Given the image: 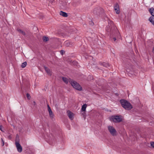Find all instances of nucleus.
I'll return each instance as SVG.
<instances>
[{"label": "nucleus", "instance_id": "obj_28", "mask_svg": "<svg viewBox=\"0 0 154 154\" xmlns=\"http://www.w3.org/2000/svg\"><path fill=\"white\" fill-rule=\"evenodd\" d=\"M152 52L153 53H154V47L152 49Z\"/></svg>", "mask_w": 154, "mask_h": 154}, {"label": "nucleus", "instance_id": "obj_19", "mask_svg": "<svg viewBox=\"0 0 154 154\" xmlns=\"http://www.w3.org/2000/svg\"><path fill=\"white\" fill-rule=\"evenodd\" d=\"M49 40L48 38L46 36H44L43 37V40L44 41L47 42Z\"/></svg>", "mask_w": 154, "mask_h": 154}, {"label": "nucleus", "instance_id": "obj_7", "mask_svg": "<svg viewBox=\"0 0 154 154\" xmlns=\"http://www.w3.org/2000/svg\"><path fill=\"white\" fill-rule=\"evenodd\" d=\"M66 112L69 118L71 120H73L74 118V114L69 110H68Z\"/></svg>", "mask_w": 154, "mask_h": 154}, {"label": "nucleus", "instance_id": "obj_26", "mask_svg": "<svg viewBox=\"0 0 154 154\" xmlns=\"http://www.w3.org/2000/svg\"><path fill=\"white\" fill-rule=\"evenodd\" d=\"M33 103L34 105L35 106V105H36L35 102V101H33Z\"/></svg>", "mask_w": 154, "mask_h": 154}, {"label": "nucleus", "instance_id": "obj_20", "mask_svg": "<svg viewBox=\"0 0 154 154\" xmlns=\"http://www.w3.org/2000/svg\"><path fill=\"white\" fill-rule=\"evenodd\" d=\"M26 97L28 99H30L31 98L30 95L28 93L26 94Z\"/></svg>", "mask_w": 154, "mask_h": 154}, {"label": "nucleus", "instance_id": "obj_23", "mask_svg": "<svg viewBox=\"0 0 154 154\" xmlns=\"http://www.w3.org/2000/svg\"><path fill=\"white\" fill-rule=\"evenodd\" d=\"M1 140L2 142V146H3L4 145V142L2 138H1Z\"/></svg>", "mask_w": 154, "mask_h": 154}, {"label": "nucleus", "instance_id": "obj_27", "mask_svg": "<svg viewBox=\"0 0 154 154\" xmlns=\"http://www.w3.org/2000/svg\"><path fill=\"white\" fill-rule=\"evenodd\" d=\"M113 39L114 40V41H116V38H113Z\"/></svg>", "mask_w": 154, "mask_h": 154}, {"label": "nucleus", "instance_id": "obj_4", "mask_svg": "<svg viewBox=\"0 0 154 154\" xmlns=\"http://www.w3.org/2000/svg\"><path fill=\"white\" fill-rule=\"evenodd\" d=\"M111 120L115 122H119L122 121V119L121 116H112Z\"/></svg>", "mask_w": 154, "mask_h": 154}, {"label": "nucleus", "instance_id": "obj_10", "mask_svg": "<svg viewBox=\"0 0 154 154\" xmlns=\"http://www.w3.org/2000/svg\"><path fill=\"white\" fill-rule=\"evenodd\" d=\"M62 79L63 81L66 84H68V82H69L70 83V82L71 80H72L70 79H68L66 78L65 77H63Z\"/></svg>", "mask_w": 154, "mask_h": 154}, {"label": "nucleus", "instance_id": "obj_22", "mask_svg": "<svg viewBox=\"0 0 154 154\" xmlns=\"http://www.w3.org/2000/svg\"><path fill=\"white\" fill-rule=\"evenodd\" d=\"M3 128V127L2 125H0V130L2 131V132H4V130H3L2 129V128Z\"/></svg>", "mask_w": 154, "mask_h": 154}, {"label": "nucleus", "instance_id": "obj_6", "mask_svg": "<svg viewBox=\"0 0 154 154\" xmlns=\"http://www.w3.org/2000/svg\"><path fill=\"white\" fill-rule=\"evenodd\" d=\"M114 9L116 14H119L120 13V10L119 5L118 3L116 4L114 6Z\"/></svg>", "mask_w": 154, "mask_h": 154}, {"label": "nucleus", "instance_id": "obj_8", "mask_svg": "<svg viewBox=\"0 0 154 154\" xmlns=\"http://www.w3.org/2000/svg\"><path fill=\"white\" fill-rule=\"evenodd\" d=\"M48 110L49 112V116L51 118H53L54 116V115L53 113V112L51 110V109L49 105H48Z\"/></svg>", "mask_w": 154, "mask_h": 154}, {"label": "nucleus", "instance_id": "obj_13", "mask_svg": "<svg viewBox=\"0 0 154 154\" xmlns=\"http://www.w3.org/2000/svg\"><path fill=\"white\" fill-rule=\"evenodd\" d=\"M149 20L154 26V17H151L149 18Z\"/></svg>", "mask_w": 154, "mask_h": 154}, {"label": "nucleus", "instance_id": "obj_17", "mask_svg": "<svg viewBox=\"0 0 154 154\" xmlns=\"http://www.w3.org/2000/svg\"><path fill=\"white\" fill-rule=\"evenodd\" d=\"M27 65V63L26 62H24L22 64V65H21V67L23 68L25 67Z\"/></svg>", "mask_w": 154, "mask_h": 154}, {"label": "nucleus", "instance_id": "obj_12", "mask_svg": "<svg viewBox=\"0 0 154 154\" xmlns=\"http://www.w3.org/2000/svg\"><path fill=\"white\" fill-rule=\"evenodd\" d=\"M60 14L63 17H66L68 16L67 14L66 13L61 11L60 12Z\"/></svg>", "mask_w": 154, "mask_h": 154}, {"label": "nucleus", "instance_id": "obj_2", "mask_svg": "<svg viewBox=\"0 0 154 154\" xmlns=\"http://www.w3.org/2000/svg\"><path fill=\"white\" fill-rule=\"evenodd\" d=\"M70 84L72 86L76 89L81 91L82 90V88L80 85L76 81L73 80H71Z\"/></svg>", "mask_w": 154, "mask_h": 154}, {"label": "nucleus", "instance_id": "obj_3", "mask_svg": "<svg viewBox=\"0 0 154 154\" xmlns=\"http://www.w3.org/2000/svg\"><path fill=\"white\" fill-rule=\"evenodd\" d=\"M108 128L109 132L112 136H114L117 135V131L113 127L109 126L108 127Z\"/></svg>", "mask_w": 154, "mask_h": 154}, {"label": "nucleus", "instance_id": "obj_5", "mask_svg": "<svg viewBox=\"0 0 154 154\" xmlns=\"http://www.w3.org/2000/svg\"><path fill=\"white\" fill-rule=\"evenodd\" d=\"M15 145L18 151L19 152H21L22 150V147L19 143V142H15Z\"/></svg>", "mask_w": 154, "mask_h": 154}, {"label": "nucleus", "instance_id": "obj_1", "mask_svg": "<svg viewBox=\"0 0 154 154\" xmlns=\"http://www.w3.org/2000/svg\"><path fill=\"white\" fill-rule=\"evenodd\" d=\"M120 102L122 106L125 109L129 110L132 108L133 106L128 101L124 100H121Z\"/></svg>", "mask_w": 154, "mask_h": 154}, {"label": "nucleus", "instance_id": "obj_9", "mask_svg": "<svg viewBox=\"0 0 154 154\" xmlns=\"http://www.w3.org/2000/svg\"><path fill=\"white\" fill-rule=\"evenodd\" d=\"M64 45L66 47H70L72 45V43L67 41L65 42Z\"/></svg>", "mask_w": 154, "mask_h": 154}, {"label": "nucleus", "instance_id": "obj_16", "mask_svg": "<svg viewBox=\"0 0 154 154\" xmlns=\"http://www.w3.org/2000/svg\"><path fill=\"white\" fill-rule=\"evenodd\" d=\"M18 31L20 33L22 34L23 35H25V33L22 30L20 29H17Z\"/></svg>", "mask_w": 154, "mask_h": 154}, {"label": "nucleus", "instance_id": "obj_11", "mask_svg": "<svg viewBox=\"0 0 154 154\" xmlns=\"http://www.w3.org/2000/svg\"><path fill=\"white\" fill-rule=\"evenodd\" d=\"M44 68L46 72H47L48 74L49 75H51V73L50 70L49 69L48 67L45 66L44 67Z\"/></svg>", "mask_w": 154, "mask_h": 154}, {"label": "nucleus", "instance_id": "obj_24", "mask_svg": "<svg viewBox=\"0 0 154 154\" xmlns=\"http://www.w3.org/2000/svg\"><path fill=\"white\" fill-rule=\"evenodd\" d=\"M8 139H11V136L10 135H9V136H8Z\"/></svg>", "mask_w": 154, "mask_h": 154}, {"label": "nucleus", "instance_id": "obj_21", "mask_svg": "<svg viewBox=\"0 0 154 154\" xmlns=\"http://www.w3.org/2000/svg\"><path fill=\"white\" fill-rule=\"evenodd\" d=\"M151 145L152 147L154 148V142L151 143Z\"/></svg>", "mask_w": 154, "mask_h": 154}, {"label": "nucleus", "instance_id": "obj_15", "mask_svg": "<svg viewBox=\"0 0 154 154\" xmlns=\"http://www.w3.org/2000/svg\"><path fill=\"white\" fill-rule=\"evenodd\" d=\"M149 11L152 16V17H154V9L153 8H151L149 9Z\"/></svg>", "mask_w": 154, "mask_h": 154}, {"label": "nucleus", "instance_id": "obj_25", "mask_svg": "<svg viewBox=\"0 0 154 154\" xmlns=\"http://www.w3.org/2000/svg\"><path fill=\"white\" fill-rule=\"evenodd\" d=\"M63 50H61V51H60V53H61V54H63Z\"/></svg>", "mask_w": 154, "mask_h": 154}, {"label": "nucleus", "instance_id": "obj_14", "mask_svg": "<svg viewBox=\"0 0 154 154\" xmlns=\"http://www.w3.org/2000/svg\"><path fill=\"white\" fill-rule=\"evenodd\" d=\"M87 107V105L86 104H83L82 106V107L81 108V110L82 111H86Z\"/></svg>", "mask_w": 154, "mask_h": 154}, {"label": "nucleus", "instance_id": "obj_18", "mask_svg": "<svg viewBox=\"0 0 154 154\" xmlns=\"http://www.w3.org/2000/svg\"><path fill=\"white\" fill-rule=\"evenodd\" d=\"M102 65L103 66L107 67H108L109 66V64L105 63H102Z\"/></svg>", "mask_w": 154, "mask_h": 154}]
</instances>
